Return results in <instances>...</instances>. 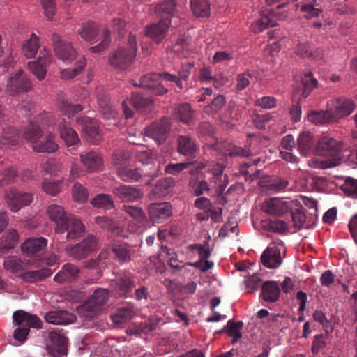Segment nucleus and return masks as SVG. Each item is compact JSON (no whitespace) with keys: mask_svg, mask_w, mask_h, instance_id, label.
<instances>
[{"mask_svg":"<svg viewBox=\"0 0 357 357\" xmlns=\"http://www.w3.org/2000/svg\"><path fill=\"white\" fill-rule=\"evenodd\" d=\"M275 22L267 15H261L259 20L252 24L251 29L254 33H259L275 26Z\"/></svg>","mask_w":357,"mask_h":357,"instance_id":"5fc2aeb1","label":"nucleus"},{"mask_svg":"<svg viewBox=\"0 0 357 357\" xmlns=\"http://www.w3.org/2000/svg\"><path fill=\"white\" fill-rule=\"evenodd\" d=\"M243 326V324L242 321L234 322L232 320H229L227 325L220 331V333L225 331L228 336L232 337L231 343L234 344L242 337L241 330Z\"/></svg>","mask_w":357,"mask_h":357,"instance_id":"e433bc0d","label":"nucleus"},{"mask_svg":"<svg viewBox=\"0 0 357 357\" xmlns=\"http://www.w3.org/2000/svg\"><path fill=\"white\" fill-rule=\"evenodd\" d=\"M176 116L183 123L190 124L193 119V111L189 104L183 103L178 107Z\"/></svg>","mask_w":357,"mask_h":357,"instance_id":"4d7b16f0","label":"nucleus"},{"mask_svg":"<svg viewBox=\"0 0 357 357\" xmlns=\"http://www.w3.org/2000/svg\"><path fill=\"white\" fill-rule=\"evenodd\" d=\"M112 192L116 197L125 202L137 201L143 196V192L139 188L122 184L114 187Z\"/></svg>","mask_w":357,"mask_h":357,"instance_id":"f3484780","label":"nucleus"},{"mask_svg":"<svg viewBox=\"0 0 357 357\" xmlns=\"http://www.w3.org/2000/svg\"><path fill=\"white\" fill-rule=\"evenodd\" d=\"M91 204L96 208L104 209H112L114 207L113 199L111 195L107 194H98L91 202Z\"/></svg>","mask_w":357,"mask_h":357,"instance_id":"de8ad7c7","label":"nucleus"},{"mask_svg":"<svg viewBox=\"0 0 357 357\" xmlns=\"http://www.w3.org/2000/svg\"><path fill=\"white\" fill-rule=\"evenodd\" d=\"M342 144L329 136L322 137L315 148L316 154L326 157V159L314 158L310 160V166L317 169H328L337 166L340 162Z\"/></svg>","mask_w":357,"mask_h":357,"instance_id":"f257e3e1","label":"nucleus"},{"mask_svg":"<svg viewBox=\"0 0 357 357\" xmlns=\"http://www.w3.org/2000/svg\"><path fill=\"white\" fill-rule=\"evenodd\" d=\"M128 103H131L136 109H140L151 105L152 100L151 98H145L138 93H132L130 101L125 100L122 102V109L126 119L131 118L133 115V111L129 107Z\"/></svg>","mask_w":357,"mask_h":357,"instance_id":"6ab92c4d","label":"nucleus"},{"mask_svg":"<svg viewBox=\"0 0 357 357\" xmlns=\"http://www.w3.org/2000/svg\"><path fill=\"white\" fill-rule=\"evenodd\" d=\"M118 176L125 182H136L142 177V174L137 168L132 169L126 166L118 168Z\"/></svg>","mask_w":357,"mask_h":357,"instance_id":"ea45409f","label":"nucleus"},{"mask_svg":"<svg viewBox=\"0 0 357 357\" xmlns=\"http://www.w3.org/2000/svg\"><path fill=\"white\" fill-rule=\"evenodd\" d=\"M13 324L18 327L14 331V338L22 343L26 340L30 328H41L43 323L36 316L23 310H17L13 314Z\"/></svg>","mask_w":357,"mask_h":357,"instance_id":"20e7f679","label":"nucleus"},{"mask_svg":"<svg viewBox=\"0 0 357 357\" xmlns=\"http://www.w3.org/2000/svg\"><path fill=\"white\" fill-rule=\"evenodd\" d=\"M71 193L74 201L80 204L86 202L89 197L87 189L79 183L74 184Z\"/></svg>","mask_w":357,"mask_h":357,"instance_id":"13d9d810","label":"nucleus"},{"mask_svg":"<svg viewBox=\"0 0 357 357\" xmlns=\"http://www.w3.org/2000/svg\"><path fill=\"white\" fill-rule=\"evenodd\" d=\"M20 137L19 131L13 126H6L3 128L0 137V147L16 144Z\"/></svg>","mask_w":357,"mask_h":357,"instance_id":"72a5a7b5","label":"nucleus"},{"mask_svg":"<svg viewBox=\"0 0 357 357\" xmlns=\"http://www.w3.org/2000/svg\"><path fill=\"white\" fill-rule=\"evenodd\" d=\"M192 167L189 170L191 176L199 175L204 178H206V174H210L208 178L211 182L214 183V187L219 195L222 194L229 183V177L223 175V166L218 163L207 162L206 163L199 162L196 165H190Z\"/></svg>","mask_w":357,"mask_h":357,"instance_id":"f03ea898","label":"nucleus"},{"mask_svg":"<svg viewBox=\"0 0 357 357\" xmlns=\"http://www.w3.org/2000/svg\"><path fill=\"white\" fill-rule=\"evenodd\" d=\"M298 149L303 155H306L313 146V135L310 132L300 134L298 140Z\"/></svg>","mask_w":357,"mask_h":357,"instance_id":"79ce46f5","label":"nucleus"},{"mask_svg":"<svg viewBox=\"0 0 357 357\" xmlns=\"http://www.w3.org/2000/svg\"><path fill=\"white\" fill-rule=\"evenodd\" d=\"M171 127V120L167 117H162L146 126L144 128V135L160 144L169 137Z\"/></svg>","mask_w":357,"mask_h":357,"instance_id":"0eeeda50","label":"nucleus"},{"mask_svg":"<svg viewBox=\"0 0 357 357\" xmlns=\"http://www.w3.org/2000/svg\"><path fill=\"white\" fill-rule=\"evenodd\" d=\"M188 248L190 250H197L199 256V259L204 261H208V259L211 257V252L208 242H205L204 245L199 243L190 244Z\"/></svg>","mask_w":357,"mask_h":357,"instance_id":"680f3d73","label":"nucleus"},{"mask_svg":"<svg viewBox=\"0 0 357 357\" xmlns=\"http://www.w3.org/2000/svg\"><path fill=\"white\" fill-rule=\"evenodd\" d=\"M47 215L49 218L56 223V227H59L60 223H63L71 215L64 211L63 206L57 204H51L48 206Z\"/></svg>","mask_w":357,"mask_h":357,"instance_id":"f704fd0d","label":"nucleus"},{"mask_svg":"<svg viewBox=\"0 0 357 357\" xmlns=\"http://www.w3.org/2000/svg\"><path fill=\"white\" fill-rule=\"evenodd\" d=\"M55 232L58 234H63L66 232V240H75L82 236L85 233V227L82 221L71 215L59 227H55Z\"/></svg>","mask_w":357,"mask_h":357,"instance_id":"1a4fd4ad","label":"nucleus"},{"mask_svg":"<svg viewBox=\"0 0 357 357\" xmlns=\"http://www.w3.org/2000/svg\"><path fill=\"white\" fill-rule=\"evenodd\" d=\"M108 300L109 291L106 289H98L82 306L81 313L86 318H93L103 310Z\"/></svg>","mask_w":357,"mask_h":357,"instance_id":"423d86ee","label":"nucleus"},{"mask_svg":"<svg viewBox=\"0 0 357 357\" xmlns=\"http://www.w3.org/2000/svg\"><path fill=\"white\" fill-rule=\"evenodd\" d=\"M341 189L347 196L357 198V179L347 177Z\"/></svg>","mask_w":357,"mask_h":357,"instance_id":"052dcab7","label":"nucleus"},{"mask_svg":"<svg viewBox=\"0 0 357 357\" xmlns=\"http://www.w3.org/2000/svg\"><path fill=\"white\" fill-rule=\"evenodd\" d=\"M33 149L38 153H54L58 149L55 142V136L51 133L45 137V140L33 146Z\"/></svg>","mask_w":357,"mask_h":357,"instance_id":"c9c22d12","label":"nucleus"},{"mask_svg":"<svg viewBox=\"0 0 357 357\" xmlns=\"http://www.w3.org/2000/svg\"><path fill=\"white\" fill-rule=\"evenodd\" d=\"M155 13L160 17V21L171 24L172 18L176 13V3L174 0H165L155 7Z\"/></svg>","mask_w":357,"mask_h":357,"instance_id":"4be33fe9","label":"nucleus"},{"mask_svg":"<svg viewBox=\"0 0 357 357\" xmlns=\"http://www.w3.org/2000/svg\"><path fill=\"white\" fill-rule=\"evenodd\" d=\"M52 40L54 51L58 59L64 61H72L75 59L76 51L68 38H63L54 33L52 34Z\"/></svg>","mask_w":357,"mask_h":357,"instance_id":"9d476101","label":"nucleus"},{"mask_svg":"<svg viewBox=\"0 0 357 357\" xmlns=\"http://www.w3.org/2000/svg\"><path fill=\"white\" fill-rule=\"evenodd\" d=\"M52 275V271L50 268H45L37 271H29L24 274V278L30 282H34L38 280H42Z\"/></svg>","mask_w":357,"mask_h":357,"instance_id":"3c124183","label":"nucleus"},{"mask_svg":"<svg viewBox=\"0 0 357 357\" xmlns=\"http://www.w3.org/2000/svg\"><path fill=\"white\" fill-rule=\"evenodd\" d=\"M50 61L51 58L48 55L44 57L40 56L36 61L29 62L28 68L38 79H43L46 75L45 66L50 63Z\"/></svg>","mask_w":357,"mask_h":357,"instance_id":"473e14b6","label":"nucleus"},{"mask_svg":"<svg viewBox=\"0 0 357 357\" xmlns=\"http://www.w3.org/2000/svg\"><path fill=\"white\" fill-rule=\"evenodd\" d=\"M191 9L197 17H208L210 15V4L208 0H190Z\"/></svg>","mask_w":357,"mask_h":357,"instance_id":"c03bdc74","label":"nucleus"},{"mask_svg":"<svg viewBox=\"0 0 357 357\" xmlns=\"http://www.w3.org/2000/svg\"><path fill=\"white\" fill-rule=\"evenodd\" d=\"M44 116L47 117V114H39L37 116L36 121H30V123L25 128L22 136L26 140L34 143L39 139L43 135V132L40 128V125H45L42 121Z\"/></svg>","mask_w":357,"mask_h":357,"instance_id":"a211bd4d","label":"nucleus"},{"mask_svg":"<svg viewBox=\"0 0 357 357\" xmlns=\"http://www.w3.org/2000/svg\"><path fill=\"white\" fill-rule=\"evenodd\" d=\"M159 81H160V75L152 73L142 76L139 80V84L135 85L149 89L155 83Z\"/></svg>","mask_w":357,"mask_h":357,"instance_id":"338daca9","label":"nucleus"},{"mask_svg":"<svg viewBox=\"0 0 357 357\" xmlns=\"http://www.w3.org/2000/svg\"><path fill=\"white\" fill-rule=\"evenodd\" d=\"M122 210L135 220L140 225L144 226L147 222L146 216L140 207L123 205Z\"/></svg>","mask_w":357,"mask_h":357,"instance_id":"a18cd8bd","label":"nucleus"},{"mask_svg":"<svg viewBox=\"0 0 357 357\" xmlns=\"http://www.w3.org/2000/svg\"><path fill=\"white\" fill-rule=\"evenodd\" d=\"M98 33V26L93 22L84 23L78 33L85 41H91L96 38Z\"/></svg>","mask_w":357,"mask_h":357,"instance_id":"a19ab883","label":"nucleus"},{"mask_svg":"<svg viewBox=\"0 0 357 357\" xmlns=\"http://www.w3.org/2000/svg\"><path fill=\"white\" fill-rule=\"evenodd\" d=\"M59 130L61 139L68 146H74L79 143L77 133L64 119L59 123Z\"/></svg>","mask_w":357,"mask_h":357,"instance_id":"c85d7f7f","label":"nucleus"},{"mask_svg":"<svg viewBox=\"0 0 357 357\" xmlns=\"http://www.w3.org/2000/svg\"><path fill=\"white\" fill-rule=\"evenodd\" d=\"M77 121L82 126V131L90 142L98 144L101 141V134L97 121L95 119L82 116L78 118Z\"/></svg>","mask_w":357,"mask_h":357,"instance_id":"2eb2a0df","label":"nucleus"},{"mask_svg":"<svg viewBox=\"0 0 357 357\" xmlns=\"http://www.w3.org/2000/svg\"><path fill=\"white\" fill-rule=\"evenodd\" d=\"M33 199V195L10 188L6 191V201L13 211H17L23 206L29 205Z\"/></svg>","mask_w":357,"mask_h":357,"instance_id":"f8f14e48","label":"nucleus"},{"mask_svg":"<svg viewBox=\"0 0 357 357\" xmlns=\"http://www.w3.org/2000/svg\"><path fill=\"white\" fill-rule=\"evenodd\" d=\"M309 119L315 124H326L336 122L328 107L325 111H313L309 114Z\"/></svg>","mask_w":357,"mask_h":357,"instance_id":"58836bf2","label":"nucleus"},{"mask_svg":"<svg viewBox=\"0 0 357 357\" xmlns=\"http://www.w3.org/2000/svg\"><path fill=\"white\" fill-rule=\"evenodd\" d=\"M134 315V312L129 307L119 308L112 315V319L116 324H122L130 321Z\"/></svg>","mask_w":357,"mask_h":357,"instance_id":"6e6d98bb","label":"nucleus"},{"mask_svg":"<svg viewBox=\"0 0 357 357\" xmlns=\"http://www.w3.org/2000/svg\"><path fill=\"white\" fill-rule=\"evenodd\" d=\"M45 319L52 324L66 325L73 323L76 317L66 310H54L47 312L45 315Z\"/></svg>","mask_w":357,"mask_h":357,"instance_id":"412c9836","label":"nucleus"},{"mask_svg":"<svg viewBox=\"0 0 357 357\" xmlns=\"http://www.w3.org/2000/svg\"><path fill=\"white\" fill-rule=\"evenodd\" d=\"M178 151L184 155L194 157L197 150L195 141L189 136L180 135L178 137Z\"/></svg>","mask_w":357,"mask_h":357,"instance_id":"7c9ffc66","label":"nucleus"},{"mask_svg":"<svg viewBox=\"0 0 357 357\" xmlns=\"http://www.w3.org/2000/svg\"><path fill=\"white\" fill-rule=\"evenodd\" d=\"M57 105L59 110L68 117L74 116L83 109V107L80 104L71 103L63 94L59 96Z\"/></svg>","mask_w":357,"mask_h":357,"instance_id":"2f4dec72","label":"nucleus"},{"mask_svg":"<svg viewBox=\"0 0 357 357\" xmlns=\"http://www.w3.org/2000/svg\"><path fill=\"white\" fill-rule=\"evenodd\" d=\"M135 285V278L130 273L125 274L116 282L119 296H127Z\"/></svg>","mask_w":357,"mask_h":357,"instance_id":"4c0bfd02","label":"nucleus"},{"mask_svg":"<svg viewBox=\"0 0 357 357\" xmlns=\"http://www.w3.org/2000/svg\"><path fill=\"white\" fill-rule=\"evenodd\" d=\"M169 24L168 22L159 21L158 23L148 25L145 28V34L157 43H160L166 36Z\"/></svg>","mask_w":357,"mask_h":357,"instance_id":"b1692460","label":"nucleus"},{"mask_svg":"<svg viewBox=\"0 0 357 357\" xmlns=\"http://www.w3.org/2000/svg\"><path fill=\"white\" fill-rule=\"evenodd\" d=\"M97 102L99 105L100 109L107 119L115 118L116 112L115 108L110 102L109 97L104 91L102 87H97Z\"/></svg>","mask_w":357,"mask_h":357,"instance_id":"aec40b11","label":"nucleus"},{"mask_svg":"<svg viewBox=\"0 0 357 357\" xmlns=\"http://www.w3.org/2000/svg\"><path fill=\"white\" fill-rule=\"evenodd\" d=\"M18 241V233L15 230L10 231L3 241L0 243V253H6L14 248Z\"/></svg>","mask_w":357,"mask_h":357,"instance_id":"8fccbe9b","label":"nucleus"},{"mask_svg":"<svg viewBox=\"0 0 357 357\" xmlns=\"http://www.w3.org/2000/svg\"><path fill=\"white\" fill-rule=\"evenodd\" d=\"M47 245V240L43 237L30 238L22 244V249L26 256L31 257L42 252Z\"/></svg>","mask_w":357,"mask_h":357,"instance_id":"393cba45","label":"nucleus"},{"mask_svg":"<svg viewBox=\"0 0 357 357\" xmlns=\"http://www.w3.org/2000/svg\"><path fill=\"white\" fill-rule=\"evenodd\" d=\"M50 343L47 351L54 357H61L67 354V339L60 332L53 331L49 333Z\"/></svg>","mask_w":357,"mask_h":357,"instance_id":"4468645a","label":"nucleus"},{"mask_svg":"<svg viewBox=\"0 0 357 357\" xmlns=\"http://www.w3.org/2000/svg\"><path fill=\"white\" fill-rule=\"evenodd\" d=\"M63 169V164L54 159H49L43 165V170L47 174L56 175Z\"/></svg>","mask_w":357,"mask_h":357,"instance_id":"774afa93","label":"nucleus"},{"mask_svg":"<svg viewBox=\"0 0 357 357\" xmlns=\"http://www.w3.org/2000/svg\"><path fill=\"white\" fill-rule=\"evenodd\" d=\"M261 226L268 231L282 234L287 231L288 225L281 220H264L261 221Z\"/></svg>","mask_w":357,"mask_h":357,"instance_id":"49530a36","label":"nucleus"},{"mask_svg":"<svg viewBox=\"0 0 357 357\" xmlns=\"http://www.w3.org/2000/svg\"><path fill=\"white\" fill-rule=\"evenodd\" d=\"M137 52L136 36L130 33L127 47H120L111 56V66L120 70L127 69L132 63Z\"/></svg>","mask_w":357,"mask_h":357,"instance_id":"39448f33","label":"nucleus"},{"mask_svg":"<svg viewBox=\"0 0 357 357\" xmlns=\"http://www.w3.org/2000/svg\"><path fill=\"white\" fill-rule=\"evenodd\" d=\"M175 185V181L172 177L160 179L153 188V192L159 197L167 195Z\"/></svg>","mask_w":357,"mask_h":357,"instance_id":"37998d69","label":"nucleus"},{"mask_svg":"<svg viewBox=\"0 0 357 357\" xmlns=\"http://www.w3.org/2000/svg\"><path fill=\"white\" fill-rule=\"evenodd\" d=\"M31 88L30 80L23 75L22 70H19L8 78L6 90L9 96H15L20 93L29 91Z\"/></svg>","mask_w":357,"mask_h":357,"instance_id":"9b49d317","label":"nucleus"},{"mask_svg":"<svg viewBox=\"0 0 357 357\" xmlns=\"http://www.w3.org/2000/svg\"><path fill=\"white\" fill-rule=\"evenodd\" d=\"M280 294V289L275 281H266L261 286V296L266 302H275L278 300Z\"/></svg>","mask_w":357,"mask_h":357,"instance_id":"c756f323","label":"nucleus"},{"mask_svg":"<svg viewBox=\"0 0 357 357\" xmlns=\"http://www.w3.org/2000/svg\"><path fill=\"white\" fill-rule=\"evenodd\" d=\"M328 106L336 122L339 119L350 115L356 107L352 100L344 98L332 100Z\"/></svg>","mask_w":357,"mask_h":357,"instance_id":"ddd939ff","label":"nucleus"},{"mask_svg":"<svg viewBox=\"0 0 357 357\" xmlns=\"http://www.w3.org/2000/svg\"><path fill=\"white\" fill-rule=\"evenodd\" d=\"M273 120V116L270 113L265 114H257L254 115L252 122L255 127L259 130H265L268 124Z\"/></svg>","mask_w":357,"mask_h":357,"instance_id":"69168bd1","label":"nucleus"},{"mask_svg":"<svg viewBox=\"0 0 357 357\" xmlns=\"http://www.w3.org/2000/svg\"><path fill=\"white\" fill-rule=\"evenodd\" d=\"M79 272L80 270L76 265L68 263L55 275L54 280L59 283L71 282L77 278Z\"/></svg>","mask_w":357,"mask_h":357,"instance_id":"5701e85b","label":"nucleus"},{"mask_svg":"<svg viewBox=\"0 0 357 357\" xmlns=\"http://www.w3.org/2000/svg\"><path fill=\"white\" fill-rule=\"evenodd\" d=\"M148 210L150 220L153 223L162 222L172 213V206L168 202L152 203L149 206Z\"/></svg>","mask_w":357,"mask_h":357,"instance_id":"dca6fc26","label":"nucleus"},{"mask_svg":"<svg viewBox=\"0 0 357 357\" xmlns=\"http://www.w3.org/2000/svg\"><path fill=\"white\" fill-rule=\"evenodd\" d=\"M225 98L222 95L217 96L210 105L204 107L205 113L208 114H214L218 112L225 105Z\"/></svg>","mask_w":357,"mask_h":357,"instance_id":"bf43d9fd","label":"nucleus"},{"mask_svg":"<svg viewBox=\"0 0 357 357\" xmlns=\"http://www.w3.org/2000/svg\"><path fill=\"white\" fill-rule=\"evenodd\" d=\"M294 79L296 84H298V86L295 87L291 99L296 95H298V102L301 100V98H306L308 97L312 90L318 86V81L314 77L310 70L303 73L300 75H296ZM301 106L297 102L295 107H291V119L294 122H298L301 120Z\"/></svg>","mask_w":357,"mask_h":357,"instance_id":"7ed1b4c3","label":"nucleus"},{"mask_svg":"<svg viewBox=\"0 0 357 357\" xmlns=\"http://www.w3.org/2000/svg\"><path fill=\"white\" fill-rule=\"evenodd\" d=\"M80 160L89 172H96L99 170L102 165V157L98 153L94 151L81 153Z\"/></svg>","mask_w":357,"mask_h":357,"instance_id":"a878e982","label":"nucleus"},{"mask_svg":"<svg viewBox=\"0 0 357 357\" xmlns=\"http://www.w3.org/2000/svg\"><path fill=\"white\" fill-rule=\"evenodd\" d=\"M112 251L119 261H127L130 259L131 246L128 244H115L112 247Z\"/></svg>","mask_w":357,"mask_h":357,"instance_id":"864d4df0","label":"nucleus"},{"mask_svg":"<svg viewBox=\"0 0 357 357\" xmlns=\"http://www.w3.org/2000/svg\"><path fill=\"white\" fill-rule=\"evenodd\" d=\"M38 47V38L36 34L32 33L30 39L22 46V52L27 58H33L36 56Z\"/></svg>","mask_w":357,"mask_h":357,"instance_id":"09e8293b","label":"nucleus"},{"mask_svg":"<svg viewBox=\"0 0 357 357\" xmlns=\"http://www.w3.org/2000/svg\"><path fill=\"white\" fill-rule=\"evenodd\" d=\"M17 176V169L11 167L3 170L0 175V185L6 186L14 181Z\"/></svg>","mask_w":357,"mask_h":357,"instance_id":"0e129e2a","label":"nucleus"},{"mask_svg":"<svg viewBox=\"0 0 357 357\" xmlns=\"http://www.w3.org/2000/svg\"><path fill=\"white\" fill-rule=\"evenodd\" d=\"M97 247L96 238L93 235H89L81 242L69 245L66 248V252L70 257L81 260L87 257Z\"/></svg>","mask_w":357,"mask_h":357,"instance_id":"6e6552de","label":"nucleus"},{"mask_svg":"<svg viewBox=\"0 0 357 357\" xmlns=\"http://www.w3.org/2000/svg\"><path fill=\"white\" fill-rule=\"evenodd\" d=\"M288 202L278 198L266 200L263 205L264 212L270 215H282L288 211Z\"/></svg>","mask_w":357,"mask_h":357,"instance_id":"cd10ccee","label":"nucleus"},{"mask_svg":"<svg viewBox=\"0 0 357 357\" xmlns=\"http://www.w3.org/2000/svg\"><path fill=\"white\" fill-rule=\"evenodd\" d=\"M289 184V181L280 177H274L266 182L263 187L268 191L278 192L284 190Z\"/></svg>","mask_w":357,"mask_h":357,"instance_id":"603ef678","label":"nucleus"},{"mask_svg":"<svg viewBox=\"0 0 357 357\" xmlns=\"http://www.w3.org/2000/svg\"><path fill=\"white\" fill-rule=\"evenodd\" d=\"M24 262L15 256L7 257L4 260L5 268L11 272H17L23 269Z\"/></svg>","mask_w":357,"mask_h":357,"instance_id":"e2e57ef3","label":"nucleus"},{"mask_svg":"<svg viewBox=\"0 0 357 357\" xmlns=\"http://www.w3.org/2000/svg\"><path fill=\"white\" fill-rule=\"evenodd\" d=\"M261 261L267 268L278 267L282 262L280 250L276 247H268L261 255Z\"/></svg>","mask_w":357,"mask_h":357,"instance_id":"bb28decb","label":"nucleus"}]
</instances>
